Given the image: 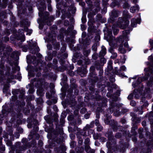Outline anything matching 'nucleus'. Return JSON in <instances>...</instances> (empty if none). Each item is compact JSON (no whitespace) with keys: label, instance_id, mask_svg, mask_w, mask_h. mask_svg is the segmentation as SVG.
Listing matches in <instances>:
<instances>
[{"label":"nucleus","instance_id":"10","mask_svg":"<svg viewBox=\"0 0 153 153\" xmlns=\"http://www.w3.org/2000/svg\"><path fill=\"white\" fill-rule=\"evenodd\" d=\"M117 56V54L116 53H114L112 54V55L111 56V57L112 58L114 59Z\"/></svg>","mask_w":153,"mask_h":153},{"label":"nucleus","instance_id":"6","mask_svg":"<svg viewBox=\"0 0 153 153\" xmlns=\"http://www.w3.org/2000/svg\"><path fill=\"white\" fill-rule=\"evenodd\" d=\"M112 28L113 30V33L114 35H116L117 34L118 32V30L117 28V27H115L114 25H113L112 27Z\"/></svg>","mask_w":153,"mask_h":153},{"label":"nucleus","instance_id":"1","mask_svg":"<svg viewBox=\"0 0 153 153\" xmlns=\"http://www.w3.org/2000/svg\"><path fill=\"white\" fill-rule=\"evenodd\" d=\"M129 30H125L123 31V36H120L118 39V40L120 42H122L123 40L122 38L125 39L127 38L126 36L127 34H129Z\"/></svg>","mask_w":153,"mask_h":153},{"label":"nucleus","instance_id":"11","mask_svg":"<svg viewBox=\"0 0 153 153\" xmlns=\"http://www.w3.org/2000/svg\"><path fill=\"white\" fill-rule=\"evenodd\" d=\"M123 7L124 8H126L128 7V5L127 3H125L123 5Z\"/></svg>","mask_w":153,"mask_h":153},{"label":"nucleus","instance_id":"22","mask_svg":"<svg viewBox=\"0 0 153 153\" xmlns=\"http://www.w3.org/2000/svg\"><path fill=\"white\" fill-rule=\"evenodd\" d=\"M48 9L49 11H51V7L50 6H48Z\"/></svg>","mask_w":153,"mask_h":153},{"label":"nucleus","instance_id":"19","mask_svg":"<svg viewBox=\"0 0 153 153\" xmlns=\"http://www.w3.org/2000/svg\"><path fill=\"white\" fill-rule=\"evenodd\" d=\"M142 125L143 126H145L146 125V123L145 121H143L142 123Z\"/></svg>","mask_w":153,"mask_h":153},{"label":"nucleus","instance_id":"5","mask_svg":"<svg viewBox=\"0 0 153 153\" xmlns=\"http://www.w3.org/2000/svg\"><path fill=\"white\" fill-rule=\"evenodd\" d=\"M118 51L121 53H124L126 52V50L123 48L122 45H120Z\"/></svg>","mask_w":153,"mask_h":153},{"label":"nucleus","instance_id":"17","mask_svg":"<svg viewBox=\"0 0 153 153\" xmlns=\"http://www.w3.org/2000/svg\"><path fill=\"white\" fill-rule=\"evenodd\" d=\"M89 138H87L85 139V142L86 143L88 144L89 142Z\"/></svg>","mask_w":153,"mask_h":153},{"label":"nucleus","instance_id":"9","mask_svg":"<svg viewBox=\"0 0 153 153\" xmlns=\"http://www.w3.org/2000/svg\"><path fill=\"white\" fill-rule=\"evenodd\" d=\"M128 12H127V11H124L123 12V15H125V17H127V16H128Z\"/></svg>","mask_w":153,"mask_h":153},{"label":"nucleus","instance_id":"15","mask_svg":"<svg viewBox=\"0 0 153 153\" xmlns=\"http://www.w3.org/2000/svg\"><path fill=\"white\" fill-rule=\"evenodd\" d=\"M97 129L98 131H100L102 129V127L101 126H99L97 127Z\"/></svg>","mask_w":153,"mask_h":153},{"label":"nucleus","instance_id":"42","mask_svg":"<svg viewBox=\"0 0 153 153\" xmlns=\"http://www.w3.org/2000/svg\"><path fill=\"white\" fill-rule=\"evenodd\" d=\"M152 107H153V106H152Z\"/></svg>","mask_w":153,"mask_h":153},{"label":"nucleus","instance_id":"36","mask_svg":"<svg viewBox=\"0 0 153 153\" xmlns=\"http://www.w3.org/2000/svg\"><path fill=\"white\" fill-rule=\"evenodd\" d=\"M39 10H40V11H42V10H41V9H39Z\"/></svg>","mask_w":153,"mask_h":153},{"label":"nucleus","instance_id":"40","mask_svg":"<svg viewBox=\"0 0 153 153\" xmlns=\"http://www.w3.org/2000/svg\"><path fill=\"white\" fill-rule=\"evenodd\" d=\"M116 137H117V138H118V137H117V136H116Z\"/></svg>","mask_w":153,"mask_h":153},{"label":"nucleus","instance_id":"29","mask_svg":"<svg viewBox=\"0 0 153 153\" xmlns=\"http://www.w3.org/2000/svg\"><path fill=\"white\" fill-rule=\"evenodd\" d=\"M6 39H7V41H8V40H9V38H8L6 37Z\"/></svg>","mask_w":153,"mask_h":153},{"label":"nucleus","instance_id":"23","mask_svg":"<svg viewBox=\"0 0 153 153\" xmlns=\"http://www.w3.org/2000/svg\"><path fill=\"white\" fill-rule=\"evenodd\" d=\"M124 46L125 47H127L128 46L127 43H125L124 44Z\"/></svg>","mask_w":153,"mask_h":153},{"label":"nucleus","instance_id":"32","mask_svg":"<svg viewBox=\"0 0 153 153\" xmlns=\"http://www.w3.org/2000/svg\"><path fill=\"white\" fill-rule=\"evenodd\" d=\"M28 127L29 128H30V126L29 125H28Z\"/></svg>","mask_w":153,"mask_h":153},{"label":"nucleus","instance_id":"30","mask_svg":"<svg viewBox=\"0 0 153 153\" xmlns=\"http://www.w3.org/2000/svg\"><path fill=\"white\" fill-rule=\"evenodd\" d=\"M32 32V31L31 30H30V32H29L30 34Z\"/></svg>","mask_w":153,"mask_h":153},{"label":"nucleus","instance_id":"26","mask_svg":"<svg viewBox=\"0 0 153 153\" xmlns=\"http://www.w3.org/2000/svg\"><path fill=\"white\" fill-rule=\"evenodd\" d=\"M39 142H40V143L41 144V145H42L43 144V142L41 141H39Z\"/></svg>","mask_w":153,"mask_h":153},{"label":"nucleus","instance_id":"39","mask_svg":"<svg viewBox=\"0 0 153 153\" xmlns=\"http://www.w3.org/2000/svg\"><path fill=\"white\" fill-rule=\"evenodd\" d=\"M116 137H117V138H118V137H117V136H116Z\"/></svg>","mask_w":153,"mask_h":153},{"label":"nucleus","instance_id":"13","mask_svg":"<svg viewBox=\"0 0 153 153\" xmlns=\"http://www.w3.org/2000/svg\"><path fill=\"white\" fill-rule=\"evenodd\" d=\"M92 49L94 51H96L97 49V48L96 45H94L92 47Z\"/></svg>","mask_w":153,"mask_h":153},{"label":"nucleus","instance_id":"7","mask_svg":"<svg viewBox=\"0 0 153 153\" xmlns=\"http://www.w3.org/2000/svg\"><path fill=\"white\" fill-rule=\"evenodd\" d=\"M106 49L105 48L102 47V50L100 51V55L102 56H104L106 54Z\"/></svg>","mask_w":153,"mask_h":153},{"label":"nucleus","instance_id":"14","mask_svg":"<svg viewBox=\"0 0 153 153\" xmlns=\"http://www.w3.org/2000/svg\"><path fill=\"white\" fill-rule=\"evenodd\" d=\"M136 103L134 101H132L130 102V104L132 106H134L135 105Z\"/></svg>","mask_w":153,"mask_h":153},{"label":"nucleus","instance_id":"31","mask_svg":"<svg viewBox=\"0 0 153 153\" xmlns=\"http://www.w3.org/2000/svg\"><path fill=\"white\" fill-rule=\"evenodd\" d=\"M27 28H25L24 29V30H25L26 31H27Z\"/></svg>","mask_w":153,"mask_h":153},{"label":"nucleus","instance_id":"3","mask_svg":"<svg viewBox=\"0 0 153 153\" xmlns=\"http://www.w3.org/2000/svg\"><path fill=\"white\" fill-rule=\"evenodd\" d=\"M129 23V22L127 21L124 22V25H122L121 24H118L117 25V27H119L122 29H124L128 26Z\"/></svg>","mask_w":153,"mask_h":153},{"label":"nucleus","instance_id":"28","mask_svg":"<svg viewBox=\"0 0 153 153\" xmlns=\"http://www.w3.org/2000/svg\"><path fill=\"white\" fill-rule=\"evenodd\" d=\"M141 79H142L140 77V78H138V80H141Z\"/></svg>","mask_w":153,"mask_h":153},{"label":"nucleus","instance_id":"33","mask_svg":"<svg viewBox=\"0 0 153 153\" xmlns=\"http://www.w3.org/2000/svg\"><path fill=\"white\" fill-rule=\"evenodd\" d=\"M115 12V11H113L112 12V13H113L114 12Z\"/></svg>","mask_w":153,"mask_h":153},{"label":"nucleus","instance_id":"21","mask_svg":"<svg viewBox=\"0 0 153 153\" xmlns=\"http://www.w3.org/2000/svg\"><path fill=\"white\" fill-rule=\"evenodd\" d=\"M89 115H87L85 114V117L86 119H88L89 117Z\"/></svg>","mask_w":153,"mask_h":153},{"label":"nucleus","instance_id":"38","mask_svg":"<svg viewBox=\"0 0 153 153\" xmlns=\"http://www.w3.org/2000/svg\"><path fill=\"white\" fill-rule=\"evenodd\" d=\"M116 137H117V138H118V137H117V136H116Z\"/></svg>","mask_w":153,"mask_h":153},{"label":"nucleus","instance_id":"4","mask_svg":"<svg viewBox=\"0 0 153 153\" xmlns=\"http://www.w3.org/2000/svg\"><path fill=\"white\" fill-rule=\"evenodd\" d=\"M139 10V7L137 5H136L135 6H133L130 9V12L131 13H134L135 12L136 10L138 11Z\"/></svg>","mask_w":153,"mask_h":153},{"label":"nucleus","instance_id":"35","mask_svg":"<svg viewBox=\"0 0 153 153\" xmlns=\"http://www.w3.org/2000/svg\"><path fill=\"white\" fill-rule=\"evenodd\" d=\"M45 9V7H44V8H43V10H44Z\"/></svg>","mask_w":153,"mask_h":153},{"label":"nucleus","instance_id":"41","mask_svg":"<svg viewBox=\"0 0 153 153\" xmlns=\"http://www.w3.org/2000/svg\"><path fill=\"white\" fill-rule=\"evenodd\" d=\"M96 58H94V59H96Z\"/></svg>","mask_w":153,"mask_h":153},{"label":"nucleus","instance_id":"37","mask_svg":"<svg viewBox=\"0 0 153 153\" xmlns=\"http://www.w3.org/2000/svg\"><path fill=\"white\" fill-rule=\"evenodd\" d=\"M113 80L114 81V79H113Z\"/></svg>","mask_w":153,"mask_h":153},{"label":"nucleus","instance_id":"18","mask_svg":"<svg viewBox=\"0 0 153 153\" xmlns=\"http://www.w3.org/2000/svg\"><path fill=\"white\" fill-rule=\"evenodd\" d=\"M53 108L54 109V110L55 111H56L57 110V108L56 105L53 106Z\"/></svg>","mask_w":153,"mask_h":153},{"label":"nucleus","instance_id":"34","mask_svg":"<svg viewBox=\"0 0 153 153\" xmlns=\"http://www.w3.org/2000/svg\"><path fill=\"white\" fill-rule=\"evenodd\" d=\"M124 121H123V122H122V123H124Z\"/></svg>","mask_w":153,"mask_h":153},{"label":"nucleus","instance_id":"25","mask_svg":"<svg viewBox=\"0 0 153 153\" xmlns=\"http://www.w3.org/2000/svg\"><path fill=\"white\" fill-rule=\"evenodd\" d=\"M133 1L134 3H136L137 1V0H133Z\"/></svg>","mask_w":153,"mask_h":153},{"label":"nucleus","instance_id":"27","mask_svg":"<svg viewBox=\"0 0 153 153\" xmlns=\"http://www.w3.org/2000/svg\"><path fill=\"white\" fill-rule=\"evenodd\" d=\"M3 1H4V3H6L7 1V0H3Z\"/></svg>","mask_w":153,"mask_h":153},{"label":"nucleus","instance_id":"20","mask_svg":"<svg viewBox=\"0 0 153 153\" xmlns=\"http://www.w3.org/2000/svg\"><path fill=\"white\" fill-rule=\"evenodd\" d=\"M46 96L48 97V98L49 99L51 97V96L48 94H46Z\"/></svg>","mask_w":153,"mask_h":153},{"label":"nucleus","instance_id":"2","mask_svg":"<svg viewBox=\"0 0 153 153\" xmlns=\"http://www.w3.org/2000/svg\"><path fill=\"white\" fill-rule=\"evenodd\" d=\"M140 23V19H138L136 20L134 19H133L131 21V25L132 26L135 27L136 26L137 23L139 24Z\"/></svg>","mask_w":153,"mask_h":153},{"label":"nucleus","instance_id":"16","mask_svg":"<svg viewBox=\"0 0 153 153\" xmlns=\"http://www.w3.org/2000/svg\"><path fill=\"white\" fill-rule=\"evenodd\" d=\"M133 97V95L132 94H130L128 97V98L129 99H131Z\"/></svg>","mask_w":153,"mask_h":153},{"label":"nucleus","instance_id":"12","mask_svg":"<svg viewBox=\"0 0 153 153\" xmlns=\"http://www.w3.org/2000/svg\"><path fill=\"white\" fill-rule=\"evenodd\" d=\"M120 70L122 71H125L126 69V67L124 66H121L120 68Z\"/></svg>","mask_w":153,"mask_h":153},{"label":"nucleus","instance_id":"8","mask_svg":"<svg viewBox=\"0 0 153 153\" xmlns=\"http://www.w3.org/2000/svg\"><path fill=\"white\" fill-rule=\"evenodd\" d=\"M90 51L89 50H85L84 51L83 53L84 55L87 56L90 53Z\"/></svg>","mask_w":153,"mask_h":153},{"label":"nucleus","instance_id":"24","mask_svg":"<svg viewBox=\"0 0 153 153\" xmlns=\"http://www.w3.org/2000/svg\"><path fill=\"white\" fill-rule=\"evenodd\" d=\"M101 60H102V61H104V63L105 62H106V61L105 59H101Z\"/></svg>","mask_w":153,"mask_h":153}]
</instances>
